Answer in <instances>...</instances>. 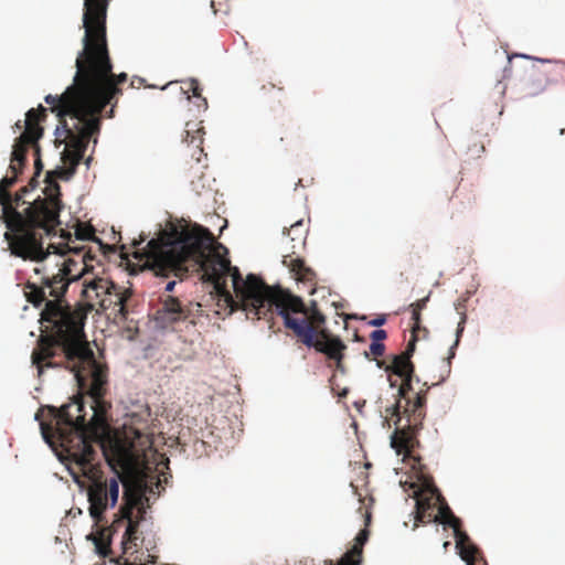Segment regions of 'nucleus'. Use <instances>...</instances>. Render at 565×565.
I'll return each instance as SVG.
<instances>
[{"label": "nucleus", "instance_id": "f257e3e1", "mask_svg": "<svg viewBox=\"0 0 565 565\" xmlns=\"http://www.w3.org/2000/svg\"><path fill=\"white\" fill-rule=\"evenodd\" d=\"M72 259L65 260L57 273L41 277L40 282L28 281L24 287L26 300L34 307L45 303L41 323L46 334H41L31 359L41 376L44 367H63L74 374L82 391L92 399V418L85 420L83 398L61 407L46 406L51 422H41V434L50 446L58 444L70 461L78 466L84 475L92 472L96 451L93 441L99 438L106 426L107 404L104 401L107 369L99 364L89 348L84 324L88 311L96 310L103 298L114 289V282L96 277L84 281L82 296L86 306H71L64 298L71 281L81 274H72Z\"/></svg>", "mask_w": 565, "mask_h": 565}, {"label": "nucleus", "instance_id": "f03ea898", "mask_svg": "<svg viewBox=\"0 0 565 565\" xmlns=\"http://www.w3.org/2000/svg\"><path fill=\"white\" fill-rule=\"evenodd\" d=\"M220 249L227 253L223 245L215 244L207 228L174 226L150 239L142 256L157 276L183 278L190 273H202V279L213 284L218 300L231 311L241 309L256 320L267 319L276 311L301 343L326 354L335 361L337 370L344 372L342 360L347 345L323 328L326 316L318 309L317 301L306 306L300 297L270 287L254 274L243 279L238 268L231 266Z\"/></svg>", "mask_w": 565, "mask_h": 565}, {"label": "nucleus", "instance_id": "7ed1b4c3", "mask_svg": "<svg viewBox=\"0 0 565 565\" xmlns=\"http://www.w3.org/2000/svg\"><path fill=\"white\" fill-rule=\"evenodd\" d=\"M108 0H84L83 50L77 55L79 66L83 68L84 82L95 117L100 119L104 108L121 95L119 85L127 81V74L113 73L106 40V12ZM114 114L110 109L109 117Z\"/></svg>", "mask_w": 565, "mask_h": 565}, {"label": "nucleus", "instance_id": "20e7f679", "mask_svg": "<svg viewBox=\"0 0 565 565\" xmlns=\"http://www.w3.org/2000/svg\"><path fill=\"white\" fill-rule=\"evenodd\" d=\"M119 483L116 477L109 479L104 478L102 475L94 476L87 489V498L89 502V515L95 522L96 531L87 535L90 540L97 554L103 557L111 553L110 543L111 536L120 526L126 524V530L122 536V548L126 553L128 550L137 546L138 540L137 532L139 521L132 519L134 509L140 503L141 495L138 491L131 493L128 489L125 491L124 499L125 505L119 510L118 515L109 526H100L105 521V512L109 508H114L118 501Z\"/></svg>", "mask_w": 565, "mask_h": 565}, {"label": "nucleus", "instance_id": "39448f33", "mask_svg": "<svg viewBox=\"0 0 565 565\" xmlns=\"http://www.w3.org/2000/svg\"><path fill=\"white\" fill-rule=\"evenodd\" d=\"M15 175L4 177L0 180V204L2 216L8 231L4 238L9 244L11 254L23 259L41 262L51 253L63 255L65 249L50 244L43 247L45 236L42 226L41 213H33L30 205L22 211H17L12 204V195L9 189L17 183Z\"/></svg>", "mask_w": 565, "mask_h": 565}, {"label": "nucleus", "instance_id": "423d86ee", "mask_svg": "<svg viewBox=\"0 0 565 565\" xmlns=\"http://www.w3.org/2000/svg\"><path fill=\"white\" fill-rule=\"evenodd\" d=\"M98 132H84L72 135L67 129L55 130V142L65 145L61 153L63 167L46 172L43 189V196L33 199L30 209L33 213H41L42 226H44L45 236L55 234L56 227L61 224L60 213L63 209L61 200V186L57 179L70 180L76 172L87 149L89 139Z\"/></svg>", "mask_w": 565, "mask_h": 565}, {"label": "nucleus", "instance_id": "0eeeda50", "mask_svg": "<svg viewBox=\"0 0 565 565\" xmlns=\"http://www.w3.org/2000/svg\"><path fill=\"white\" fill-rule=\"evenodd\" d=\"M75 66L73 84L61 95H46L44 100L58 117L56 129H67L72 135L99 132L100 119L95 117L77 57Z\"/></svg>", "mask_w": 565, "mask_h": 565}, {"label": "nucleus", "instance_id": "6e6552de", "mask_svg": "<svg viewBox=\"0 0 565 565\" xmlns=\"http://www.w3.org/2000/svg\"><path fill=\"white\" fill-rule=\"evenodd\" d=\"M402 379V383L398 387V396L404 398L406 404L404 406L403 415L406 419L404 425H401L403 417L401 416V405L397 402L393 407V415L397 416L395 422L396 428L391 436V447L396 451L397 455H403L404 461H414L419 463L420 457L414 454L416 447L419 446L417 433L422 427L425 418V404H426V390H420L412 398L409 393L413 392V380L414 374Z\"/></svg>", "mask_w": 565, "mask_h": 565}, {"label": "nucleus", "instance_id": "1a4fd4ad", "mask_svg": "<svg viewBox=\"0 0 565 565\" xmlns=\"http://www.w3.org/2000/svg\"><path fill=\"white\" fill-rule=\"evenodd\" d=\"M45 119L46 108L42 105H39L38 108H31L25 114V130L15 139L9 166V171L17 179L25 166L30 143H35L43 135L41 122Z\"/></svg>", "mask_w": 565, "mask_h": 565}, {"label": "nucleus", "instance_id": "9d476101", "mask_svg": "<svg viewBox=\"0 0 565 565\" xmlns=\"http://www.w3.org/2000/svg\"><path fill=\"white\" fill-rule=\"evenodd\" d=\"M525 72L523 90L529 97H536L551 87L565 82V63L553 60H536Z\"/></svg>", "mask_w": 565, "mask_h": 565}, {"label": "nucleus", "instance_id": "9b49d317", "mask_svg": "<svg viewBox=\"0 0 565 565\" xmlns=\"http://www.w3.org/2000/svg\"><path fill=\"white\" fill-rule=\"evenodd\" d=\"M434 516L437 518L435 522L452 527L458 554L467 565H488L479 547L471 542L466 532L461 531L460 519L454 515L446 503L439 507L438 513H434Z\"/></svg>", "mask_w": 565, "mask_h": 565}, {"label": "nucleus", "instance_id": "f8f14e48", "mask_svg": "<svg viewBox=\"0 0 565 565\" xmlns=\"http://www.w3.org/2000/svg\"><path fill=\"white\" fill-rule=\"evenodd\" d=\"M132 433L135 439L125 435L122 438H116L110 446L113 460L122 469H130L139 465L145 456L146 444L149 443L140 431L134 430Z\"/></svg>", "mask_w": 565, "mask_h": 565}, {"label": "nucleus", "instance_id": "ddd939ff", "mask_svg": "<svg viewBox=\"0 0 565 565\" xmlns=\"http://www.w3.org/2000/svg\"><path fill=\"white\" fill-rule=\"evenodd\" d=\"M285 233L290 236V241L295 244L291 246L292 253L284 255V266L290 270L297 280L312 284L316 280V273L305 264L302 258L294 256L296 253L295 248L303 246L306 242L307 228L303 222L297 221Z\"/></svg>", "mask_w": 565, "mask_h": 565}, {"label": "nucleus", "instance_id": "4468645a", "mask_svg": "<svg viewBox=\"0 0 565 565\" xmlns=\"http://www.w3.org/2000/svg\"><path fill=\"white\" fill-rule=\"evenodd\" d=\"M201 122L188 121L184 130L185 136L182 140L185 148L184 157L190 158L189 160L186 159L185 163L189 166V170H192L195 164L198 167L196 172H201L203 168H206L204 162L206 154L202 147L204 128L201 126Z\"/></svg>", "mask_w": 565, "mask_h": 565}, {"label": "nucleus", "instance_id": "2eb2a0df", "mask_svg": "<svg viewBox=\"0 0 565 565\" xmlns=\"http://www.w3.org/2000/svg\"><path fill=\"white\" fill-rule=\"evenodd\" d=\"M130 297L131 291L129 289L115 284L114 289H111L106 297L103 298L102 302H99L96 312H106L110 310V315H113L115 320L118 319L125 321L129 313L127 302Z\"/></svg>", "mask_w": 565, "mask_h": 565}, {"label": "nucleus", "instance_id": "dca6fc26", "mask_svg": "<svg viewBox=\"0 0 565 565\" xmlns=\"http://www.w3.org/2000/svg\"><path fill=\"white\" fill-rule=\"evenodd\" d=\"M190 310L182 306L179 298L166 296L162 299V306L154 313V321L161 328H168L175 322L186 320Z\"/></svg>", "mask_w": 565, "mask_h": 565}, {"label": "nucleus", "instance_id": "f3484780", "mask_svg": "<svg viewBox=\"0 0 565 565\" xmlns=\"http://www.w3.org/2000/svg\"><path fill=\"white\" fill-rule=\"evenodd\" d=\"M377 365L398 377H408L414 374V364L406 354L394 355L391 364H385L384 361H377Z\"/></svg>", "mask_w": 565, "mask_h": 565}, {"label": "nucleus", "instance_id": "a211bd4d", "mask_svg": "<svg viewBox=\"0 0 565 565\" xmlns=\"http://www.w3.org/2000/svg\"><path fill=\"white\" fill-rule=\"evenodd\" d=\"M439 498L434 499L433 497L417 498L416 499V522L430 523L436 521L434 516V510Z\"/></svg>", "mask_w": 565, "mask_h": 565}, {"label": "nucleus", "instance_id": "6ab92c4d", "mask_svg": "<svg viewBox=\"0 0 565 565\" xmlns=\"http://www.w3.org/2000/svg\"><path fill=\"white\" fill-rule=\"evenodd\" d=\"M362 563V550L360 546H353L339 561L338 565H360ZM329 565H333L332 561Z\"/></svg>", "mask_w": 565, "mask_h": 565}, {"label": "nucleus", "instance_id": "aec40b11", "mask_svg": "<svg viewBox=\"0 0 565 565\" xmlns=\"http://www.w3.org/2000/svg\"><path fill=\"white\" fill-rule=\"evenodd\" d=\"M465 322H466V316L463 315L460 322L458 323V328H457V331H456V340L454 342V344L450 347L449 349V352H448V355L446 358V362H447V374L449 375L450 373V369H451V360L456 356V349L459 344V341H460V337L463 332V329H465Z\"/></svg>", "mask_w": 565, "mask_h": 565}, {"label": "nucleus", "instance_id": "412c9836", "mask_svg": "<svg viewBox=\"0 0 565 565\" xmlns=\"http://www.w3.org/2000/svg\"><path fill=\"white\" fill-rule=\"evenodd\" d=\"M29 194V186H22L15 194L12 196V204L15 207L17 211H19V207L28 204L31 205L32 201H26L24 198Z\"/></svg>", "mask_w": 565, "mask_h": 565}, {"label": "nucleus", "instance_id": "4be33fe9", "mask_svg": "<svg viewBox=\"0 0 565 565\" xmlns=\"http://www.w3.org/2000/svg\"><path fill=\"white\" fill-rule=\"evenodd\" d=\"M188 90L192 93V95L201 100V104H199V107L206 109L207 108V102L204 97L201 96V87L200 83L196 79H191L189 83Z\"/></svg>", "mask_w": 565, "mask_h": 565}, {"label": "nucleus", "instance_id": "5701e85b", "mask_svg": "<svg viewBox=\"0 0 565 565\" xmlns=\"http://www.w3.org/2000/svg\"><path fill=\"white\" fill-rule=\"evenodd\" d=\"M385 352V345L383 342H371L369 351L365 352V356L372 355L374 359L382 356Z\"/></svg>", "mask_w": 565, "mask_h": 565}, {"label": "nucleus", "instance_id": "b1692460", "mask_svg": "<svg viewBox=\"0 0 565 565\" xmlns=\"http://www.w3.org/2000/svg\"><path fill=\"white\" fill-rule=\"evenodd\" d=\"M30 147H33V149H34V154H35V161H34L35 172H34V174H35V177H39L43 169V163L41 161V156H40V146H39L38 141H35V143H30Z\"/></svg>", "mask_w": 565, "mask_h": 565}, {"label": "nucleus", "instance_id": "393cba45", "mask_svg": "<svg viewBox=\"0 0 565 565\" xmlns=\"http://www.w3.org/2000/svg\"><path fill=\"white\" fill-rule=\"evenodd\" d=\"M412 311V333H419L422 330V317L420 311H417L415 309H411Z\"/></svg>", "mask_w": 565, "mask_h": 565}, {"label": "nucleus", "instance_id": "a878e982", "mask_svg": "<svg viewBox=\"0 0 565 565\" xmlns=\"http://www.w3.org/2000/svg\"><path fill=\"white\" fill-rule=\"evenodd\" d=\"M419 340V333H412V339L409 340L407 348L404 352L401 354H406L407 358L411 360V356L413 355L415 351V343Z\"/></svg>", "mask_w": 565, "mask_h": 565}, {"label": "nucleus", "instance_id": "bb28decb", "mask_svg": "<svg viewBox=\"0 0 565 565\" xmlns=\"http://www.w3.org/2000/svg\"><path fill=\"white\" fill-rule=\"evenodd\" d=\"M370 338L373 342H383L387 338V333L383 329H377L370 334Z\"/></svg>", "mask_w": 565, "mask_h": 565}, {"label": "nucleus", "instance_id": "cd10ccee", "mask_svg": "<svg viewBox=\"0 0 565 565\" xmlns=\"http://www.w3.org/2000/svg\"><path fill=\"white\" fill-rule=\"evenodd\" d=\"M484 150L486 148L483 143H475L468 149L472 158H479L484 152Z\"/></svg>", "mask_w": 565, "mask_h": 565}, {"label": "nucleus", "instance_id": "c85d7f7f", "mask_svg": "<svg viewBox=\"0 0 565 565\" xmlns=\"http://www.w3.org/2000/svg\"><path fill=\"white\" fill-rule=\"evenodd\" d=\"M369 532L366 530H362L359 532L358 536L355 537V544L353 546H360L363 551V545L367 541Z\"/></svg>", "mask_w": 565, "mask_h": 565}, {"label": "nucleus", "instance_id": "c756f323", "mask_svg": "<svg viewBox=\"0 0 565 565\" xmlns=\"http://www.w3.org/2000/svg\"><path fill=\"white\" fill-rule=\"evenodd\" d=\"M93 234H94V232H93V228H90V227H82V226H79L76 230V236L79 239H87Z\"/></svg>", "mask_w": 565, "mask_h": 565}, {"label": "nucleus", "instance_id": "7c9ffc66", "mask_svg": "<svg viewBox=\"0 0 565 565\" xmlns=\"http://www.w3.org/2000/svg\"><path fill=\"white\" fill-rule=\"evenodd\" d=\"M428 299H429L428 297H425V298H423V299H419V300H417V301H415V302L411 303V305H409V308H411V309H415V310H417V311H420V312H422V310H424V309L426 308Z\"/></svg>", "mask_w": 565, "mask_h": 565}, {"label": "nucleus", "instance_id": "2f4dec72", "mask_svg": "<svg viewBox=\"0 0 565 565\" xmlns=\"http://www.w3.org/2000/svg\"><path fill=\"white\" fill-rule=\"evenodd\" d=\"M277 88L279 92H282L284 90V87L282 86H277L276 84L274 83H267V84H264L262 87H260V90L263 93V95H267L268 93H270L273 89Z\"/></svg>", "mask_w": 565, "mask_h": 565}, {"label": "nucleus", "instance_id": "473e14b6", "mask_svg": "<svg viewBox=\"0 0 565 565\" xmlns=\"http://www.w3.org/2000/svg\"><path fill=\"white\" fill-rule=\"evenodd\" d=\"M385 322H386V317L385 316H380V317L373 319L372 321H370V324L374 326V327H381Z\"/></svg>", "mask_w": 565, "mask_h": 565}, {"label": "nucleus", "instance_id": "72a5a7b5", "mask_svg": "<svg viewBox=\"0 0 565 565\" xmlns=\"http://www.w3.org/2000/svg\"><path fill=\"white\" fill-rule=\"evenodd\" d=\"M286 138H287L290 142H292V141H298V140L300 139V135L298 134V131L292 130V131L287 132Z\"/></svg>", "mask_w": 565, "mask_h": 565}, {"label": "nucleus", "instance_id": "f704fd0d", "mask_svg": "<svg viewBox=\"0 0 565 565\" xmlns=\"http://www.w3.org/2000/svg\"><path fill=\"white\" fill-rule=\"evenodd\" d=\"M39 185L38 177L35 174L33 178L29 181V183L25 186H29V193L33 191Z\"/></svg>", "mask_w": 565, "mask_h": 565}, {"label": "nucleus", "instance_id": "c9c22d12", "mask_svg": "<svg viewBox=\"0 0 565 565\" xmlns=\"http://www.w3.org/2000/svg\"><path fill=\"white\" fill-rule=\"evenodd\" d=\"M428 335V329L422 326V330L419 331V339L426 338Z\"/></svg>", "mask_w": 565, "mask_h": 565}, {"label": "nucleus", "instance_id": "e433bc0d", "mask_svg": "<svg viewBox=\"0 0 565 565\" xmlns=\"http://www.w3.org/2000/svg\"><path fill=\"white\" fill-rule=\"evenodd\" d=\"M174 286H175V281H174V280L169 281V282L167 284V286H166V291H172V290H173V288H174Z\"/></svg>", "mask_w": 565, "mask_h": 565}, {"label": "nucleus", "instance_id": "4c0bfd02", "mask_svg": "<svg viewBox=\"0 0 565 565\" xmlns=\"http://www.w3.org/2000/svg\"><path fill=\"white\" fill-rule=\"evenodd\" d=\"M22 127H24V128H25V124H24V125H22V121H21V120H18V121L15 122V125H14V128H15V129H21Z\"/></svg>", "mask_w": 565, "mask_h": 565}, {"label": "nucleus", "instance_id": "58836bf2", "mask_svg": "<svg viewBox=\"0 0 565 565\" xmlns=\"http://www.w3.org/2000/svg\"><path fill=\"white\" fill-rule=\"evenodd\" d=\"M388 381L391 382V386H395V383L392 381L391 376H388Z\"/></svg>", "mask_w": 565, "mask_h": 565}, {"label": "nucleus", "instance_id": "ea45409f", "mask_svg": "<svg viewBox=\"0 0 565 565\" xmlns=\"http://www.w3.org/2000/svg\"><path fill=\"white\" fill-rule=\"evenodd\" d=\"M35 418H36L38 420L40 419V413H39V412L36 413Z\"/></svg>", "mask_w": 565, "mask_h": 565}, {"label": "nucleus", "instance_id": "a19ab883", "mask_svg": "<svg viewBox=\"0 0 565 565\" xmlns=\"http://www.w3.org/2000/svg\"><path fill=\"white\" fill-rule=\"evenodd\" d=\"M40 273H41V269L35 268V274H40Z\"/></svg>", "mask_w": 565, "mask_h": 565}, {"label": "nucleus", "instance_id": "79ce46f5", "mask_svg": "<svg viewBox=\"0 0 565 565\" xmlns=\"http://www.w3.org/2000/svg\"><path fill=\"white\" fill-rule=\"evenodd\" d=\"M449 542H445L444 547H448Z\"/></svg>", "mask_w": 565, "mask_h": 565}, {"label": "nucleus", "instance_id": "37998d69", "mask_svg": "<svg viewBox=\"0 0 565 565\" xmlns=\"http://www.w3.org/2000/svg\"><path fill=\"white\" fill-rule=\"evenodd\" d=\"M564 132H565V129H561L559 134L564 135Z\"/></svg>", "mask_w": 565, "mask_h": 565}]
</instances>
